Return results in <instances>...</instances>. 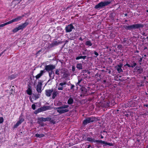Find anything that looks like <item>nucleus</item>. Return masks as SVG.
Instances as JSON below:
<instances>
[{
  "mask_svg": "<svg viewBox=\"0 0 148 148\" xmlns=\"http://www.w3.org/2000/svg\"><path fill=\"white\" fill-rule=\"evenodd\" d=\"M26 92L27 94L29 95H31L32 93V89L31 87L29 86L26 90Z\"/></svg>",
  "mask_w": 148,
  "mask_h": 148,
  "instance_id": "14",
  "label": "nucleus"
},
{
  "mask_svg": "<svg viewBox=\"0 0 148 148\" xmlns=\"http://www.w3.org/2000/svg\"><path fill=\"white\" fill-rule=\"evenodd\" d=\"M55 66L53 65H49L46 66L45 69L47 71H52V70L54 69Z\"/></svg>",
  "mask_w": 148,
  "mask_h": 148,
  "instance_id": "6",
  "label": "nucleus"
},
{
  "mask_svg": "<svg viewBox=\"0 0 148 148\" xmlns=\"http://www.w3.org/2000/svg\"><path fill=\"white\" fill-rule=\"evenodd\" d=\"M3 122V117H0V123H2Z\"/></svg>",
  "mask_w": 148,
  "mask_h": 148,
  "instance_id": "30",
  "label": "nucleus"
},
{
  "mask_svg": "<svg viewBox=\"0 0 148 148\" xmlns=\"http://www.w3.org/2000/svg\"><path fill=\"white\" fill-rule=\"evenodd\" d=\"M41 111L42 112L46 110H50L51 108L50 106H43L40 108Z\"/></svg>",
  "mask_w": 148,
  "mask_h": 148,
  "instance_id": "10",
  "label": "nucleus"
},
{
  "mask_svg": "<svg viewBox=\"0 0 148 148\" xmlns=\"http://www.w3.org/2000/svg\"><path fill=\"white\" fill-rule=\"evenodd\" d=\"M73 29L74 27L71 24L68 25L65 27L66 31L67 32H71Z\"/></svg>",
  "mask_w": 148,
  "mask_h": 148,
  "instance_id": "5",
  "label": "nucleus"
},
{
  "mask_svg": "<svg viewBox=\"0 0 148 148\" xmlns=\"http://www.w3.org/2000/svg\"><path fill=\"white\" fill-rule=\"evenodd\" d=\"M41 112V111L40 108L38 109L37 110H36L35 111L34 113L35 114H38V113H39Z\"/></svg>",
  "mask_w": 148,
  "mask_h": 148,
  "instance_id": "28",
  "label": "nucleus"
},
{
  "mask_svg": "<svg viewBox=\"0 0 148 148\" xmlns=\"http://www.w3.org/2000/svg\"><path fill=\"white\" fill-rule=\"evenodd\" d=\"M74 85H72L71 86V88H74Z\"/></svg>",
  "mask_w": 148,
  "mask_h": 148,
  "instance_id": "44",
  "label": "nucleus"
},
{
  "mask_svg": "<svg viewBox=\"0 0 148 148\" xmlns=\"http://www.w3.org/2000/svg\"><path fill=\"white\" fill-rule=\"evenodd\" d=\"M125 65L129 67H131V66L128 64H127Z\"/></svg>",
  "mask_w": 148,
  "mask_h": 148,
  "instance_id": "42",
  "label": "nucleus"
},
{
  "mask_svg": "<svg viewBox=\"0 0 148 148\" xmlns=\"http://www.w3.org/2000/svg\"><path fill=\"white\" fill-rule=\"evenodd\" d=\"M19 30L18 27H16L13 29L12 32L14 33H15Z\"/></svg>",
  "mask_w": 148,
  "mask_h": 148,
  "instance_id": "24",
  "label": "nucleus"
},
{
  "mask_svg": "<svg viewBox=\"0 0 148 148\" xmlns=\"http://www.w3.org/2000/svg\"><path fill=\"white\" fill-rule=\"evenodd\" d=\"M49 75L51 79H52L54 78V73L52 71H51L49 73Z\"/></svg>",
  "mask_w": 148,
  "mask_h": 148,
  "instance_id": "18",
  "label": "nucleus"
},
{
  "mask_svg": "<svg viewBox=\"0 0 148 148\" xmlns=\"http://www.w3.org/2000/svg\"><path fill=\"white\" fill-rule=\"evenodd\" d=\"M72 70L73 71H74L75 70V67L74 66H72Z\"/></svg>",
  "mask_w": 148,
  "mask_h": 148,
  "instance_id": "38",
  "label": "nucleus"
},
{
  "mask_svg": "<svg viewBox=\"0 0 148 148\" xmlns=\"http://www.w3.org/2000/svg\"><path fill=\"white\" fill-rule=\"evenodd\" d=\"M88 141L91 142H94L95 140L92 138H88L87 139Z\"/></svg>",
  "mask_w": 148,
  "mask_h": 148,
  "instance_id": "25",
  "label": "nucleus"
},
{
  "mask_svg": "<svg viewBox=\"0 0 148 148\" xmlns=\"http://www.w3.org/2000/svg\"><path fill=\"white\" fill-rule=\"evenodd\" d=\"M145 106H146V107H147V106H148V105H145Z\"/></svg>",
  "mask_w": 148,
  "mask_h": 148,
  "instance_id": "48",
  "label": "nucleus"
},
{
  "mask_svg": "<svg viewBox=\"0 0 148 148\" xmlns=\"http://www.w3.org/2000/svg\"><path fill=\"white\" fill-rule=\"evenodd\" d=\"M105 143H105V144H104L105 145H109L110 146L112 145V143H108L106 142H105Z\"/></svg>",
  "mask_w": 148,
  "mask_h": 148,
  "instance_id": "29",
  "label": "nucleus"
},
{
  "mask_svg": "<svg viewBox=\"0 0 148 148\" xmlns=\"http://www.w3.org/2000/svg\"><path fill=\"white\" fill-rule=\"evenodd\" d=\"M6 25L7 24H6V23L4 24L0 25V27H3Z\"/></svg>",
  "mask_w": 148,
  "mask_h": 148,
  "instance_id": "31",
  "label": "nucleus"
},
{
  "mask_svg": "<svg viewBox=\"0 0 148 148\" xmlns=\"http://www.w3.org/2000/svg\"><path fill=\"white\" fill-rule=\"evenodd\" d=\"M73 101V99L71 98H70L68 101V103L69 104H71L72 103Z\"/></svg>",
  "mask_w": 148,
  "mask_h": 148,
  "instance_id": "21",
  "label": "nucleus"
},
{
  "mask_svg": "<svg viewBox=\"0 0 148 148\" xmlns=\"http://www.w3.org/2000/svg\"><path fill=\"white\" fill-rule=\"evenodd\" d=\"M68 106L67 105H64L60 107L57 108V112L60 113H64L67 112L68 110L66 109H63L64 108H66L68 107Z\"/></svg>",
  "mask_w": 148,
  "mask_h": 148,
  "instance_id": "2",
  "label": "nucleus"
},
{
  "mask_svg": "<svg viewBox=\"0 0 148 148\" xmlns=\"http://www.w3.org/2000/svg\"><path fill=\"white\" fill-rule=\"evenodd\" d=\"M47 121V119L43 117L39 118L38 119V122L40 121Z\"/></svg>",
  "mask_w": 148,
  "mask_h": 148,
  "instance_id": "19",
  "label": "nucleus"
},
{
  "mask_svg": "<svg viewBox=\"0 0 148 148\" xmlns=\"http://www.w3.org/2000/svg\"><path fill=\"white\" fill-rule=\"evenodd\" d=\"M15 22V21L14 20V19L9 21L8 22H6V24H7V25H8V24H11V23L13 22Z\"/></svg>",
  "mask_w": 148,
  "mask_h": 148,
  "instance_id": "27",
  "label": "nucleus"
},
{
  "mask_svg": "<svg viewBox=\"0 0 148 148\" xmlns=\"http://www.w3.org/2000/svg\"><path fill=\"white\" fill-rule=\"evenodd\" d=\"M28 24V23L27 22H25L21 25H19L18 27V29L19 30L23 29L25 28Z\"/></svg>",
  "mask_w": 148,
  "mask_h": 148,
  "instance_id": "8",
  "label": "nucleus"
},
{
  "mask_svg": "<svg viewBox=\"0 0 148 148\" xmlns=\"http://www.w3.org/2000/svg\"><path fill=\"white\" fill-rule=\"evenodd\" d=\"M66 82L60 83L58 86V89L59 90H62L64 87V86L66 84Z\"/></svg>",
  "mask_w": 148,
  "mask_h": 148,
  "instance_id": "9",
  "label": "nucleus"
},
{
  "mask_svg": "<svg viewBox=\"0 0 148 148\" xmlns=\"http://www.w3.org/2000/svg\"><path fill=\"white\" fill-rule=\"evenodd\" d=\"M140 73H141L142 72V70H140Z\"/></svg>",
  "mask_w": 148,
  "mask_h": 148,
  "instance_id": "46",
  "label": "nucleus"
},
{
  "mask_svg": "<svg viewBox=\"0 0 148 148\" xmlns=\"http://www.w3.org/2000/svg\"><path fill=\"white\" fill-rule=\"evenodd\" d=\"M100 143H101V144H104L105 143V142L104 141H103L101 140H100Z\"/></svg>",
  "mask_w": 148,
  "mask_h": 148,
  "instance_id": "35",
  "label": "nucleus"
},
{
  "mask_svg": "<svg viewBox=\"0 0 148 148\" xmlns=\"http://www.w3.org/2000/svg\"><path fill=\"white\" fill-rule=\"evenodd\" d=\"M122 65L121 64L118 65L117 66L115 67V68L117 70V71L119 73H120L122 71V70L121 69V67L122 66Z\"/></svg>",
  "mask_w": 148,
  "mask_h": 148,
  "instance_id": "12",
  "label": "nucleus"
},
{
  "mask_svg": "<svg viewBox=\"0 0 148 148\" xmlns=\"http://www.w3.org/2000/svg\"><path fill=\"white\" fill-rule=\"evenodd\" d=\"M81 81V80H78V82L77 84V85L78 84V85H79V83Z\"/></svg>",
  "mask_w": 148,
  "mask_h": 148,
  "instance_id": "40",
  "label": "nucleus"
},
{
  "mask_svg": "<svg viewBox=\"0 0 148 148\" xmlns=\"http://www.w3.org/2000/svg\"><path fill=\"white\" fill-rule=\"evenodd\" d=\"M24 16V15H22L21 16H18L16 18L14 19L15 21V22H17L21 20Z\"/></svg>",
  "mask_w": 148,
  "mask_h": 148,
  "instance_id": "15",
  "label": "nucleus"
},
{
  "mask_svg": "<svg viewBox=\"0 0 148 148\" xmlns=\"http://www.w3.org/2000/svg\"><path fill=\"white\" fill-rule=\"evenodd\" d=\"M94 53H95V55H96L97 56H98V53L96 51H95Z\"/></svg>",
  "mask_w": 148,
  "mask_h": 148,
  "instance_id": "39",
  "label": "nucleus"
},
{
  "mask_svg": "<svg viewBox=\"0 0 148 148\" xmlns=\"http://www.w3.org/2000/svg\"><path fill=\"white\" fill-rule=\"evenodd\" d=\"M17 75L16 74H12L8 77V79H12L17 77Z\"/></svg>",
  "mask_w": 148,
  "mask_h": 148,
  "instance_id": "17",
  "label": "nucleus"
},
{
  "mask_svg": "<svg viewBox=\"0 0 148 148\" xmlns=\"http://www.w3.org/2000/svg\"><path fill=\"white\" fill-rule=\"evenodd\" d=\"M95 120V119L93 118L89 117L84 120L83 121V123L84 125H86L87 123L93 121Z\"/></svg>",
  "mask_w": 148,
  "mask_h": 148,
  "instance_id": "4",
  "label": "nucleus"
},
{
  "mask_svg": "<svg viewBox=\"0 0 148 148\" xmlns=\"http://www.w3.org/2000/svg\"><path fill=\"white\" fill-rule=\"evenodd\" d=\"M142 60V58H141L140 59V61H141Z\"/></svg>",
  "mask_w": 148,
  "mask_h": 148,
  "instance_id": "47",
  "label": "nucleus"
},
{
  "mask_svg": "<svg viewBox=\"0 0 148 148\" xmlns=\"http://www.w3.org/2000/svg\"><path fill=\"white\" fill-rule=\"evenodd\" d=\"M76 67L77 69H82V65L81 64H77Z\"/></svg>",
  "mask_w": 148,
  "mask_h": 148,
  "instance_id": "22",
  "label": "nucleus"
},
{
  "mask_svg": "<svg viewBox=\"0 0 148 148\" xmlns=\"http://www.w3.org/2000/svg\"><path fill=\"white\" fill-rule=\"evenodd\" d=\"M94 143H100V140H95Z\"/></svg>",
  "mask_w": 148,
  "mask_h": 148,
  "instance_id": "37",
  "label": "nucleus"
},
{
  "mask_svg": "<svg viewBox=\"0 0 148 148\" xmlns=\"http://www.w3.org/2000/svg\"><path fill=\"white\" fill-rule=\"evenodd\" d=\"M44 73V71L43 70H41L40 71V73L38 74L36 76V79H38L40 78Z\"/></svg>",
  "mask_w": 148,
  "mask_h": 148,
  "instance_id": "16",
  "label": "nucleus"
},
{
  "mask_svg": "<svg viewBox=\"0 0 148 148\" xmlns=\"http://www.w3.org/2000/svg\"><path fill=\"white\" fill-rule=\"evenodd\" d=\"M86 45H88L89 46H91L92 45V44L90 41H87L86 43Z\"/></svg>",
  "mask_w": 148,
  "mask_h": 148,
  "instance_id": "26",
  "label": "nucleus"
},
{
  "mask_svg": "<svg viewBox=\"0 0 148 148\" xmlns=\"http://www.w3.org/2000/svg\"><path fill=\"white\" fill-rule=\"evenodd\" d=\"M24 120L22 118H20L18 122L16 123L15 125H14V128H17L18 126L24 121Z\"/></svg>",
  "mask_w": 148,
  "mask_h": 148,
  "instance_id": "11",
  "label": "nucleus"
},
{
  "mask_svg": "<svg viewBox=\"0 0 148 148\" xmlns=\"http://www.w3.org/2000/svg\"><path fill=\"white\" fill-rule=\"evenodd\" d=\"M110 3V2L108 1L101 2L99 3L97 5H95V8L96 9L101 8L103 6L108 5Z\"/></svg>",
  "mask_w": 148,
  "mask_h": 148,
  "instance_id": "1",
  "label": "nucleus"
},
{
  "mask_svg": "<svg viewBox=\"0 0 148 148\" xmlns=\"http://www.w3.org/2000/svg\"><path fill=\"white\" fill-rule=\"evenodd\" d=\"M42 84V83L41 82H39L37 86L36 90L38 92L40 93L42 91L41 86Z\"/></svg>",
  "mask_w": 148,
  "mask_h": 148,
  "instance_id": "7",
  "label": "nucleus"
},
{
  "mask_svg": "<svg viewBox=\"0 0 148 148\" xmlns=\"http://www.w3.org/2000/svg\"><path fill=\"white\" fill-rule=\"evenodd\" d=\"M55 73L56 74L59 75V71L58 70H56Z\"/></svg>",
  "mask_w": 148,
  "mask_h": 148,
  "instance_id": "34",
  "label": "nucleus"
},
{
  "mask_svg": "<svg viewBox=\"0 0 148 148\" xmlns=\"http://www.w3.org/2000/svg\"><path fill=\"white\" fill-rule=\"evenodd\" d=\"M136 64L134 62L133 63V64L132 65H131V67L133 68V67H135L136 66Z\"/></svg>",
  "mask_w": 148,
  "mask_h": 148,
  "instance_id": "33",
  "label": "nucleus"
},
{
  "mask_svg": "<svg viewBox=\"0 0 148 148\" xmlns=\"http://www.w3.org/2000/svg\"><path fill=\"white\" fill-rule=\"evenodd\" d=\"M36 136L37 137L41 138L44 136V134H36Z\"/></svg>",
  "mask_w": 148,
  "mask_h": 148,
  "instance_id": "23",
  "label": "nucleus"
},
{
  "mask_svg": "<svg viewBox=\"0 0 148 148\" xmlns=\"http://www.w3.org/2000/svg\"><path fill=\"white\" fill-rule=\"evenodd\" d=\"M58 94V91H54L53 92L52 98L54 99Z\"/></svg>",
  "mask_w": 148,
  "mask_h": 148,
  "instance_id": "20",
  "label": "nucleus"
},
{
  "mask_svg": "<svg viewBox=\"0 0 148 148\" xmlns=\"http://www.w3.org/2000/svg\"><path fill=\"white\" fill-rule=\"evenodd\" d=\"M80 59H81V56H80L77 57L76 58V60H79Z\"/></svg>",
  "mask_w": 148,
  "mask_h": 148,
  "instance_id": "36",
  "label": "nucleus"
},
{
  "mask_svg": "<svg viewBox=\"0 0 148 148\" xmlns=\"http://www.w3.org/2000/svg\"><path fill=\"white\" fill-rule=\"evenodd\" d=\"M86 57V56H81V58H83L84 59H85V58Z\"/></svg>",
  "mask_w": 148,
  "mask_h": 148,
  "instance_id": "41",
  "label": "nucleus"
},
{
  "mask_svg": "<svg viewBox=\"0 0 148 148\" xmlns=\"http://www.w3.org/2000/svg\"><path fill=\"white\" fill-rule=\"evenodd\" d=\"M53 92L52 90H46L45 91L46 95L48 97H50Z\"/></svg>",
  "mask_w": 148,
  "mask_h": 148,
  "instance_id": "13",
  "label": "nucleus"
},
{
  "mask_svg": "<svg viewBox=\"0 0 148 148\" xmlns=\"http://www.w3.org/2000/svg\"><path fill=\"white\" fill-rule=\"evenodd\" d=\"M103 138V136H101V138Z\"/></svg>",
  "mask_w": 148,
  "mask_h": 148,
  "instance_id": "45",
  "label": "nucleus"
},
{
  "mask_svg": "<svg viewBox=\"0 0 148 148\" xmlns=\"http://www.w3.org/2000/svg\"><path fill=\"white\" fill-rule=\"evenodd\" d=\"M5 51L4 50V51H3V52H1V53L0 54V57L1 56L3 53Z\"/></svg>",
  "mask_w": 148,
  "mask_h": 148,
  "instance_id": "43",
  "label": "nucleus"
},
{
  "mask_svg": "<svg viewBox=\"0 0 148 148\" xmlns=\"http://www.w3.org/2000/svg\"><path fill=\"white\" fill-rule=\"evenodd\" d=\"M32 107L33 110H35L36 109V106L34 104H32Z\"/></svg>",
  "mask_w": 148,
  "mask_h": 148,
  "instance_id": "32",
  "label": "nucleus"
},
{
  "mask_svg": "<svg viewBox=\"0 0 148 148\" xmlns=\"http://www.w3.org/2000/svg\"><path fill=\"white\" fill-rule=\"evenodd\" d=\"M143 25L141 24H136L129 26L127 27V29H136L140 27H143Z\"/></svg>",
  "mask_w": 148,
  "mask_h": 148,
  "instance_id": "3",
  "label": "nucleus"
}]
</instances>
